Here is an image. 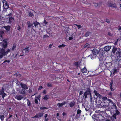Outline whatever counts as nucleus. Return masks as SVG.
<instances>
[{
	"label": "nucleus",
	"mask_w": 121,
	"mask_h": 121,
	"mask_svg": "<svg viewBox=\"0 0 121 121\" xmlns=\"http://www.w3.org/2000/svg\"><path fill=\"white\" fill-rule=\"evenodd\" d=\"M107 102L108 103V106H112L113 107L115 108V109L111 111L112 116L110 117V119L112 121H115V119H117L116 116L120 115V112L117 109L115 104L110 99H107Z\"/></svg>",
	"instance_id": "obj_1"
},
{
	"label": "nucleus",
	"mask_w": 121,
	"mask_h": 121,
	"mask_svg": "<svg viewBox=\"0 0 121 121\" xmlns=\"http://www.w3.org/2000/svg\"><path fill=\"white\" fill-rule=\"evenodd\" d=\"M120 49H119L116 52V57L118 61L121 60V51Z\"/></svg>",
	"instance_id": "obj_2"
},
{
	"label": "nucleus",
	"mask_w": 121,
	"mask_h": 121,
	"mask_svg": "<svg viewBox=\"0 0 121 121\" xmlns=\"http://www.w3.org/2000/svg\"><path fill=\"white\" fill-rule=\"evenodd\" d=\"M84 107L86 111L87 112L89 115L91 116L92 112L91 110V109H90V106L89 105L86 104L84 106Z\"/></svg>",
	"instance_id": "obj_3"
},
{
	"label": "nucleus",
	"mask_w": 121,
	"mask_h": 121,
	"mask_svg": "<svg viewBox=\"0 0 121 121\" xmlns=\"http://www.w3.org/2000/svg\"><path fill=\"white\" fill-rule=\"evenodd\" d=\"M26 48L23 49L22 51V52L23 54L20 55V56H23L24 55H25L26 53H28L30 49H29V46H26Z\"/></svg>",
	"instance_id": "obj_4"
},
{
	"label": "nucleus",
	"mask_w": 121,
	"mask_h": 121,
	"mask_svg": "<svg viewBox=\"0 0 121 121\" xmlns=\"http://www.w3.org/2000/svg\"><path fill=\"white\" fill-rule=\"evenodd\" d=\"M7 13H8L7 16L10 17L12 16L13 14V10L11 9L10 7L8 9H6Z\"/></svg>",
	"instance_id": "obj_5"
},
{
	"label": "nucleus",
	"mask_w": 121,
	"mask_h": 121,
	"mask_svg": "<svg viewBox=\"0 0 121 121\" xmlns=\"http://www.w3.org/2000/svg\"><path fill=\"white\" fill-rule=\"evenodd\" d=\"M2 2L4 8L6 9H8L9 7L7 1L4 0Z\"/></svg>",
	"instance_id": "obj_6"
},
{
	"label": "nucleus",
	"mask_w": 121,
	"mask_h": 121,
	"mask_svg": "<svg viewBox=\"0 0 121 121\" xmlns=\"http://www.w3.org/2000/svg\"><path fill=\"white\" fill-rule=\"evenodd\" d=\"M113 80H111V82L109 83V88H110V89L111 91H114V90H115V89H114V88L113 86Z\"/></svg>",
	"instance_id": "obj_7"
},
{
	"label": "nucleus",
	"mask_w": 121,
	"mask_h": 121,
	"mask_svg": "<svg viewBox=\"0 0 121 121\" xmlns=\"http://www.w3.org/2000/svg\"><path fill=\"white\" fill-rule=\"evenodd\" d=\"M4 89L3 88H2L1 90H0V95H2L3 99L4 98L6 95V93L4 92Z\"/></svg>",
	"instance_id": "obj_8"
},
{
	"label": "nucleus",
	"mask_w": 121,
	"mask_h": 121,
	"mask_svg": "<svg viewBox=\"0 0 121 121\" xmlns=\"http://www.w3.org/2000/svg\"><path fill=\"white\" fill-rule=\"evenodd\" d=\"M44 114L43 113H39L38 114H37L36 115L33 117L35 118H39L43 116Z\"/></svg>",
	"instance_id": "obj_9"
},
{
	"label": "nucleus",
	"mask_w": 121,
	"mask_h": 121,
	"mask_svg": "<svg viewBox=\"0 0 121 121\" xmlns=\"http://www.w3.org/2000/svg\"><path fill=\"white\" fill-rule=\"evenodd\" d=\"M99 51L96 48H94L92 50V53L93 54L96 56L97 54L99 53Z\"/></svg>",
	"instance_id": "obj_10"
},
{
	"label": "nucleus",
	"mask_w": 121,
	"mask_h": 121,
	"mask_svg": "<svg viewBox=\"0 0 121 121\" xmlns=\"http://www.w3.org/2000/svg\"><path fill=\"white\" fill-rule=\"evenodd\" d=\"M20 85L23 89L25 90H27L28 89L27 86L25 84L22 83L21 82L20 83Z\"/></svg>",
	"instance_id": "obj_11"
},
{
	"label": "nucleus",
	"mask_w": 121,
	"mask_h": 121,
	"mask_svg": "<svg viewBox=\"0 0 121 121\" xmlns=\"http://www.w3.org/2000/svg\"><path fill=\"white\" fill-rule=\"evenodd\" d=\"M15 98L18 100H21L23 99V97L21 95H16L15 96Z\"/></svg>",
	"instance_id": "obj_12"
},
{
	"label": "nucleus",
	"mask_w": 121,
	"mask_h": 121,
	"mask_svg": "<svg viewBox=\"0 0 121 121\" xmlns=\"http://www.w3.org/2000/svg\"><path fill=\"white\" fill-rule=\"evenodd\" d=\"M120 48H117V47L115 46H113V47L112 52L113 54H115L116 52L118 51Z\"/></svg>",
	"instance_id": "obj_13"
},
{
	"label": "nucleus",
	"mask_w": 121,
	"mask_h": 121,
	"mask_svg": "<svg viewBox=\"0 0 121 121\" xmlns=\"http://www.w3.org/2000/svg\"><path fill=\"white\" fill-rule=\"evenodd\" d=\"M66 104L65 101H64L62 102L61 103H58L57 104V105L58 106L59 108L62 107L64 105Z\"/></svg>",
	"instance_id": "obj_14"
},
{
	"label": "nucleus",
	"mask_w": 121,
	"mask_h": 121,
	"mask_svg": "<svg viewBox=\"0 0 121 121\" xmlns=\"http://www.w3.org/2000/svg\"><path fill=\"white\" fill-rule=\"evenodd\" d=\"M111 48V47L109 46H105L104 48V50L106 52L109 51Z\"/></svg>",
	"instance_id": "obj_15"
},
{
	"label": "nucleus",
	"mask_w": 121,
	"mask_h": 121,
	"mask_svg": "<svg viewBox=\"0 0 121 121\" xmlns=\"http://www.w3.org/2000/svg\"><path fill=\"white\" fill-rule=\"evenodd\" d=\"M108 6L109 7H112L115 8L117 7L115 3L112 4L111 3H110L109 4Z\"/></svg>",
	"instance_id": "obj_16"
},
{
	"label": "nucleus",
	"mask_w": 121,
	"mask_h": 121,
	"mask_svg": "<svg viewBox=\"0 0 121 121\" xmlns=\"http://www.w3.org/2000/svg\"><path fill=\"white\" fill-rule=\"evenodd\" d=\"M94 92L95 94V95L96 96H97V97H98L99 98L101 97L99 93L97 92L96 91L94 90Z\"/></svg>",
	"instance_id": "obj_17"
},
{
	"label": "nucleus",
	"mask_w": 121,
	"mask_h": 121,
	"mask_svg": "<svg viewBox=\"0 0 121 121\" xmlns=\"http://www.w3.org/2000/svg\"><path fill=\"white\" fill-rule=\"evenodd\" d=\"M0 54H1V55H2V57H3V56L4 55H5L6 54L5 50L4 49H3L2 50H1V51L0 52Z\"/></svg>",
	"instance_id": "obj_18"
},
{
	"label": "nucleus",
	"mask_w": 121,
	"mask_h": 121,
	"mask_svg": "<svg viewBox=\"0 0 121 121\" xmlns=\"http://www.w3.org/2000/svg\"><path fill=\"white\" fill-rule=\"evenodd\" d=\"M16 45L15 44H13L11 48H10V50L12 51H14L16 48Z\"/></svg>",
	"instance_id": "obj_19"
},
{
	"label": "nucleus",
	"mask_w": 121,
	"mask_h": 121,
	"mask_svg": "<svg viewBox=\"0 0 121 121\" xmlns=\"http://www.w3.org/2000/svg\"><path fill=\"white\" fill-rule=\"evenodd\" d=\"M75 104V102L74 101L71 102L69 104L70 106L71 107H73Z\"/></svg>",
	"instance_id": "obj_20"
},
{
	"label": "nucleus",
	"mask_w": 121,
	"mask_h": 121,
	"mask_svg": "<svg viewBox=\"0 0 121 121\" xmlns=\"http://www.w3.org/2000/svg\"><path fill=\"white\" fill-rule=\"evenodd\" d=\"M20 93L22 95H25L26 93L25 90L23 89H21L20 91Z\"/></svg>",
	"instance_id": "obj_21"
},
{
	"label": "nucleus",
	"mask_w": 121,
	"mask_h": 121,
	"mask_svg": "<svg viewBox=\"0 0 121 121\" xmlns=\"http://www.w3.org/2000/svg\"><path fill=\"white\" fill-rule=\"evenodd\" d=\"M81 71L82 72V73H86L87 72V69H86L85 67H84L83 68L81 69Z\"/></svg>",
	"instance_id": "obj_22"
},
{
	"label": "nucleus",
	"mask_w": 121,
	"mask_h": 121,
	"mask_svg": "<svg viewBox=\"0 0 121 121\" xmlns=\"http://www.w3.org/2000/svg\"><path fill=\"white\" fill-rule=\"evenodd\" d=\"M79 64V62H74L73 65L74 66H78V65Z\"/></svg>",
	"instance_id": "obj_23"
},
{
	"label": "nucleus",
	"mask_w": 121,
	"mask_h": 121,
	"mask_svg": "<svg viewBox=\"0 0 121 121\" xmlns=\"http://www.w3.org/2000/svg\"><path fill=\"white\" fill-rule=\"evenodd\" d=\"M96 56L94 55V54H92L91 55V58L92 59H94L95 58Z\"/></svg>",
	"instance_id": "obj_24"
},
{
	"label": "nucleus",
	"mask_w": 121,
	"mask_h": 121,
	"mask_svg": "<svg viewBox=\"0 0 121 121\" xmlns=\"http://www.w3.org/2000/svg\"><path fill=\"white\" fill-rule=\"evenodd\" d=\"M35 27H36L39 24V23L37 22V21H35L33 23Z\"/></svg>",
	"instance_id": "obj_25"
},
{
	"label": "nucleus",
	"mask_w": 121,
	"mask_h": 121,
	"mask_svg": "<svg viewBox=\"0 0 121 121\" xmlns=\"http://www.w3.org/2000/svg\"><path fill=\"white\" fill-rule=\"evenodd\" d=\"M87 91H86L87 93V94H88V95L91 94V91H90V90L89 88H87Z\"/></svg>",
	"instance_id": "obj_26"
},
{
	"label": "nucleus",
	"mask_w": 121,
	"mask_h": 121,
	"mask_svg": "<svg viewBox=\"0 0 121 121\" xmlns=\"http://www.w3.org/2000/svg\"><path fill=\"white\" fill-rule=\"evenodd\" d=\"M7 42L5 41V43H3L2 45L3 48H5L7 47Z\"/></svg>",
	"instance_id": "obj_27"
},
{
	"label": "nucleus",
	"mask_w": 121,
	"mask_h": 121,
	"mask_svg": "<svg viewBox=\"0 0 121 121\" xmlns=\"http://www.w3.org/2000/svg\"><path fill=\"white\" fill-rule=\"evenodd\" d=\"M34 15L33 13H32L30 11L29 12V13L28 14V16L29 17H31L32 16H34Z\"/></svg>",
	"instance_id": "obj_28"
},
{
	"label": "nucleus",
	"mask_w": 121,
	"mask_h": 121,
	"mask_svg": "<svg viewBox=\"0 0 121 121\" xmlns=\"http://www.w3.org/2000/svg\"><path fill=\"white\" fill-rule=\"evenodd\" d=\"M0 119L1 120L3 121L4 119V114H3V115H1L0 116Z\"/></svg>",
	"instance_id": "obj_29"
},
{
	"label": "nucleus",
	"mask_w": 121,
	"mask_h": 121,
	"mask_svg": "<svg viewBox=\"0 0 121 121\" xmlns=\"http://www.w3.org/2000/svg\"><path fill=\"white\" fill-rule=\"evenodd\" d=\"M27 104L28 106H31V103L30 100L28 99H27Z\"/></svg>",
	"instance_id": "obj_30"
},
{
	"label": "nucleus",
	"mask_w": 121,
	"mask_h": 121,
	"mask_svg": "<svg viewBox=\"0 0 121 121\" xmlns=\"http://www.w3.org/2000/svg\"><path fill=\"white\" fill-rule=\"evenodd\" d=\"M14 19L12 17H10L9 18V23H11L12 21Z\"/></svg>",
	"instance_id": "obj_31"
},
{
	"label": "nucleus",
	"mask_w": 121,
	"mask_h": 121,
	"mask_svg": "<svg viewBox=\"0 0 121 121\" xmlns=\"http://www.w3.org/2000/svg\"><path fill=\"white\" fill-rule=\"evenodd\" d=\"M74 24L77 26L78 29H80L82 27V26L81 25H79L76 24Z\"/></svg>",
	"instance_id": "obj_32"
},
{
	"label": "nucleus",
	"mask_w": 121,
	"mask_h": 121,
	"mask_svg": "<svg viewBox=\"0 0 121 121\" xmlns=\"http://www.w3.org/2000/svg\"><path fill=\"white\" fill-rule=\"evenodd\" d=\"M90 32H87L85 34V37H88L89 35L90 34Z\"/></svg>",
	"instance_id": "obj_33"
},
{
	"label": "nucleus",
	"mask_w": 121,
	"mask_h": 121,
	"mask_svg": "<svg viewBox=\"0 0 121 121\" xmlns=\"http://www.w3.org/2000/svg\"><path fill=\"white\" fill-rule=\"evenodd\" d=\"M90 47V45L88 43L86 44L84 46L85 48H88Z\"/></svg>",
	"instance_id": "obj_34"
},
{
	"label": "nucleus",
	"mask_w": 121,
	"mask_h": 121,
	"mask_svg": "<svg viewBox=\"0 0 121 121\" xmlns=\"http://www.w3.org/2000/svg\"><path fill=\"white\" fill-rule=\"evenodd\" d=\"M84 98L85 99L87 97V95H88V94H87V92H85L84 94Z\"/></svg>",
	"instance_id": "obj_35"
},
{
	"label": "nucleus",
	"mask_w": 121,
	"mask_h": 121,
	"mask_svg": "<svg viewBox=\"0 0 121 121\" xmlns=\"http://www.w3.org/2000/svg\"><path fill=\"white\" fill-rule=\"evenodd\" d=\"M43 99L45 100H47L49 99L48 96L47 95H46Z\"/></svg>",
	"instance_id": "obj_36"
},
{
	"label": "nucleus",
	"mask_w": 121,
	"mask_h": 121,
	"mask_svg": "<svg viewBox=\"0 0 121 121\" xmlns=\"http://www.w3.org/2000/svg\"><path fill=\"white\" fill-rule=\"evenodd\" d=\"M5 28L7 30L9 31L10 29V27L9 26H5Z\"/></svg>",
	"instance_id": "obj_37"
},
{
	"label": "nucleus",
	"mask_w": 121,
	"mask_h": 121,
	"mask_svg": "<svg viewBox=\"0 0 121 121\" xmlns=\"http://www.w3.org/2000/svg\"><path fill=\"white\" fill-rule=\"evenodd\" d=\"M66 46V45L65 44H62L61 45L58 46V47L59 48H60L61 47H64Z\"/></svg>",
	"instance_id": "obj_38"
},
{
	"label": "nucleus",
	"mask_w": 121,
	"mask_h": 121,
	"mask_svg": "<svg viewBox=\"0 0 121 121\" xmlns=\"http://www.w3.org/2000/svg\"><path fill=\"white\" fill-rule=\"evenodd\" d=\"M113 74H115V73H116L117 72V69L116 68H114V69H113Z\"/></svg>",
	"instance_id": "obj_39"
},
{
	"label": "nucleus",
	"mask_w": 121,
	"mask_h": 121,
	"mask_svg": "<svg viewBox=\"0 0 121 121\" xmlns=\"http://www.w3.org/2000/svg\"><path fill=\"white\" fill-rule=\"evenodd\" d=\"M27 24H28V28H30L33 25L32 24L30 23V22Z\"/></svg>",
	"instance_id": "obj_40"
},
{
	"label": "nucleus",
	"mask_w": 121,
	"mask_h": 121,
	"mask_svg": "<svg viewBox=\"0 0 121 121\" xmlns=\"http://www.w3.org/2000/svg\"><path fill=\"white\" fill-rule=\"evenodd\" d=\"M35 98H37V99L39 101L40 99L41 95H39L37 97L35 96Z\"/></svg>",
	"instance_id": "obj_41"
},
{
	"label": "nucleus",
	"mask_w": 121,
	"mask_h": 121,
	"mask_svg": "<svg viewBox=\"0 0 121 121\" xmlns=\"http://www.w3.org/2000/svg\"><path fill=\"white\" fill-rule=\"evenodd\" d=\"M34 102L36 104H37L38 103V99L37 98H35V97Z\"/></svg>",
	"instance_id": "obj_42"
},
{
	"label": "nucleus",
	"mask_w": 121,
	"mask_h": 121,
	"mask_svg": "<svg viewBox=\"0 0 121 121\" xmlns=\"http://www.w3.org/2000/svg\"><path fill=\"white\" fill-rule=\"evenodd\" d=\"M47 109V108L45 107H41L40 108V109L41 110H44Z\"/></svg>",
	"instance_id": "obj_43"
},
{
	"label": "nucleus",
	"mask_w": 121,
	"mask_h": 121,
	"mask_svg": "<svg viewBox=\"0 0 121 121\" xmlns=\"http://www.w3.org/2000/svg\"><path fill=\"white\" fill-rule=\"evenodd\" d=\"M81 112V110L78 109L77 110V114H80Z\"/></svg>",
	"instance_id": "obj_44"
},
{
	"label": "nucleus",
	"mask_w": 121,
	"mask_h": 121,
	"mask_svg": "<svg viewBox=\"0 0 121 121\" xmlns=\"http://www.w3.org/2000/svg\"><path fill=\"white\" fill-rule=\"evenodd\" d=\"M14 75L15 76H19V77H21V75L20 74H19L18 73H16Z\"/></svg>",
	"instance_id": "obj_45"
},
{
	"label": "nucleus",
	"mask_w": 121,
	"mask_h": 121,
	"mask_svg": "<svg viewBox=\"0 0 121 121\" xmlns=\"http://www.w3.org/2000/svg\"><path fill=\"white\" fill-rule=\"evenodd\" d=\"M96 114H94L93 116H92V118L93 119H95L96 118Z\"/></svg>",
	"instance_id": "obj_46"
},
{
	"label": "nucleus",
	"mask_w": 121,
	"mask_h": 121,
	"mask_svg": "<svg viewBox=\"0 0 121 121\" xmlns=\"http://www.w3.org/2000/svg\"><path fill=\"white\" fill-rule=\"evenodd\" d=\"M12 115L10 114V113H9V116L8 117V119H10V120H11V118L12 117Z\"/></svg>",
	"instance_id": "obj_47"
},
{
	"label": "nucleus",
	"mask_w": 121,
	"mask_h": 121,
	"mask_svg": "<svg viewBox=\"0 0 121 121\" xmlns=\"http://www.w3.org/2000/svg\"><path fill=\"white\" fill-rule=\"evenodd\" d=\"M100 4V3L98 4V3H93V4H94V5L95 6H96V7L97 6H98L99 4Z\"/></svg>",
	"instance_id": "obj_48"
},
{
	"label": "nucleus",
	"mask_w": 121,
	"mask_h": 121,
	"mask_svg": "<svg viewBox=\"0 0 121 121\" xmlns=\"http://www.w3.org/2000/svg\"><path fill=\"white\" fill-rule=\"evenodd\" d=\"M10 60H5L4 61L3 63H5L6 62H8V63H9V62H10Z\"/></svg>",
	"instance_id": "obj_49"
},
{
	"label": "nucleus",
	"mask_w": 121,
	"mask_h": 121,
	"mask_svg": "<svg viewBox=\"0 0 121 121\" xmlns=\"http://www.w3.org/2000/svg\"><path fill=\"white\" fill-rule=\"evenodd\" d=\"M47 85L49 87H52V85L50 83H47Z\"/></svg>",
	"instance_id": "obj_50"
},
{
	"label": "nucleus",
	"mask_w": 121,
	"mask_h": 121,
	"mask_svg": "<svg viewBox=\"0 0 121 121\" xmlns=\"http://www.w3.org/2000/svg\"><path fill=\"white\" fill-rule=\"evenodd\" d=\"M43 88V87L41 86H40L38 88V90H41Z\"/></svg>",
	"instance_id": "obj_51"
},
{
	"label": "nucleus",
	"mask_w": 121,
	"mask_h": 121,
	"mask_svg": "<svg viewBox=\"0 0 121 121\" xmlns=\"http://www.w3.org/2000/svg\"><path fill=\"white\" fill-rule=\"evenodd\" d=\"M112 93L111 92H110L108 93V95L110 96H112Z\"/></svg>",
	"instance_id": "obj_52"
},
{
	"label": "nucleus",
	"mask_w": 121,
	"mask_h": 121,
	"mask_svg": "<svg viewBox=\"0 0 121 121\" xmlns=\"http://www.w3.org/2000/svg\"><path fill=\"white\" fill-rule=\"evenodd\" d=\"M10 51V50L9 49H8L7 50V51L5 52L6 54H7Z\"/></svg>",
	"instance_id": "obj_53"
},
{
	"label": "nucleus",
	"mask_w": 121,
	"mask_h": 121,
	"mask_svg": "<svg viewBox=\"0 0 121 121\" xmlns=\"http://www.w3.org/2000/svg\"><path fill=\"white\" fill-rule=\"evenodd\" d=\"M118 39L114 43V44L115 45H117V42H118Z\"/></svg>",
	"instance_id": "obj_54"
},
{
	"label": "nucleus",
	"mask_w": 121,
	"mask_h": 121,
	"mask_svg": "<svg viewBox=\"0 0 121 121\" xmlns=\"http://www.w3.org/2000/svg\"><path fill=\"white\" fill-rule=\"evenodd\" d=\"M28 92L29 93H31L32 92V91L31 89H29L28 90Z\"/></svg>",
	"instance_id": "obj_55"
},
{
	"label": "nucleus",
	"mask_w": 121,
	"mask_h": 121,
	"mask_svg": "<svg viewBox=\"0 0 121 121\" xmlns=\"http://www.w3.org/2000/svg\"><path fill=\"white\" fill-rule=\"evenodd\" d=\"M108 35L110 36H112V33L110 32H108Z\"/></svg>",
	"instance_id": "obj_56"
},
{
	"label": "nucleus",
	"mask_w": 121,
	"mask_h": 121,
	"mask_svg": "<svg viewBox=\"0 0 121 121\" xmlns=\"http://www.w3.org/2000/svg\"><path fill=\"white\" fill-rule=\"evenodd\" d=\"M17 29L19 30L20 31L21 30V27L19 25H18V26L17 27Z\"/></svg>",
	"instance_id": "obj_57"
},
{
	"label": "nucleus",
	"mask_w": 121,
	"mask_h": 121,
	"mask_svg": "<svg viewBox=\"0 0 121 121\" xmlns=\"http://www.w3.org/2000/svg\"><path fill=\"white\" fill-rule=\"evenodd\" d=\"M118 30H119L120 32H121V26H118Z\"/></svg>",
	"instance_id": "obj_58"
},
{
	"label": "nucleus",
	"mask_w": 121,
	"mask_h": 121,
	"mask_svg": "<svg viewBox=\"0 0 121 121\" xmlns=\"http://www.w3.org/2000/svg\"><path fill=\"white\" fill-rule=\"evenodd\" d=\"M106 22L108 23H109L110 22V21L108 19H106Z\"/></svg>",
	"instance_id": "obj_59"
},
{
	"label": "nucleus",
	"mask_w": 121,
	"mask_h": 121,
	"mask_svg": "<svg viewBox=\"0 0 121 121\" xmlns=\"http://www.w3.org/2000/svg\"><path fill=\"white\" fill-rule=\"evenodd\" d=\"M48 36L47 35H44L43 36V38H46L48 37Z\"/></svg>",
	"instance_id": "obj_60"
},
{
	"label": "nucleus",
	"mask_w": 121,
	"mask_h": 121,
	"mask_svg": "<svg viewBox=\"0 0 121 121\" xmlns=\"http://www.w3.org/2000/svg\"><path fill=\"white\" fill-rule=\"evenodd\" d=\"M73 39V36H71L69 38V40H72Z\"/></svg>",
	"instance_id": "obj_61"
},
{
	"label": "nucleus",
	"mask_w": 121,
	"mask_h": 121,
	"mask_svg": "<svg viewBox=\"0 0 121 121\" xmlns=\"http://www.w3.org/2000/svg\"><path fill=\"white\" fill-rule=\"evenodd\" d=\"M83 93V91H81L79 92V95H81Z\"/></svg>",
	"instance_id": "obj_62"
},
{
	"label": "nucleus",
	"mask_w": 121,
	"mask_h": 121,
	"mask_svg": "<svg viewBox=\"0 0 121 121\" xmlns=\"http://www.w3.org/2000/svg\"><path fill=\"white\" fill-rule=\"evenodd\" d=\"M46 91L45 90H43L42 92V93L44 94H46Z\"/></svg>",
	"instance_id": "obj_63"
},
{
	"label": "nucleus",
	"mask_w": 121,
	"mask_h": 121,
	"mask_svg": "<svg viewBox=\"0 0 121 121\" xmlns=\"http://www.w3.org/2000/svg\"><path fill=\"white\" fill-rule=\"evenodd\" d=\"M44 23L45 24V25H46L47 23L46 21L45 20H44Z\"/></svg>",
	"instance_id": "obj_64"
}]
</instances>
